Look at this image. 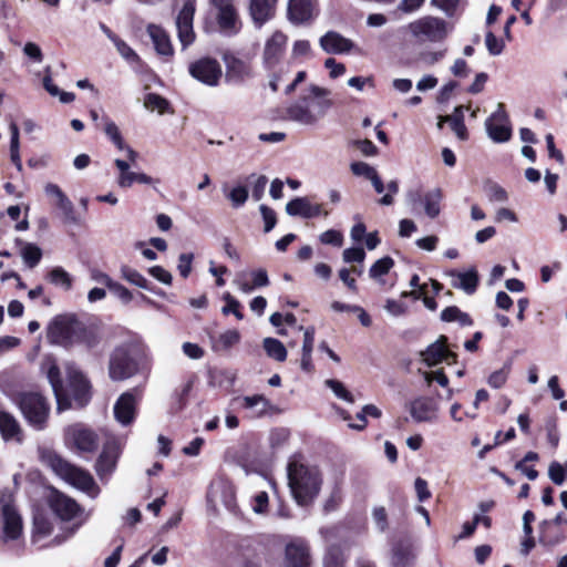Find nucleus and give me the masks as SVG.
Wrapping results in <instances>:
<instances>
[{
    "label": "nucleus",
    "instance_id": "1",
    "mask_svg": "<svg viewBox=\"0 0 567 567\" xmlns=\"http://www.w3.org/2000/svg\"><path fill=\"white\" fill-rule=\"evenodd\" d=\"M302 458L301 454H295L288 462V486L296 504L309 507L320 494L323 477L318 466L309 465Z\"/></svg>",
    "mask_w": 567,
    "mask_h": 567
},
{
    "label": "nucleus",
    "instance_id": "2",
    "mask_svg": "<svg viewBox=\"0 0 567 567\" xmlns=\"http://www.w3.org/2000/svg\"><path fill=\"white\" fill-rule=\"evenodd\" d=\"M11 401L21 412L27 424L35 431H44L49 425L51 404L39 391H17Z\"/></svg>",
    "mask_w": 567,
    "mask_h": 567
},
{
    "label": "nucleus",
    "instance_id": "3",
    "mask_svg": "<svg viewBox=\"0 0 567 567\" xmlns=\"http://www.w3.org/2000/svg\"><path fill=\"white\" fill-rule=\"evenodd\" d=\"M43 462L62 480L89 495L97 493L99 487L90 472L75 466L54 451L42 455Z\"/></svg>",
    "mask_w": 567,
    "mask_h": 567
},
{
    "label": "nucleus",
    "instance_id": "4",
    "mask_svg": "<svg viewBox=\"0 0 567 567\" xmlns=\"http://www.w3.org/2000/svg\"><path fill=\"white\" fill-rule=\"evenodd\" d=\"M66 395L72 404L71 409L86 408L93 396V386L90 379L76 368L66 371Z\"/></svg>",
    "mask_w": 567,
    "mask_h": 567
},
{
    "label": "nucleus",
    "instance_id": "5",
    "mask_svg": "<svg viewBox=\"0 0 567 567\" xmlns=\"http://www.w3.org/2000/svg\"><path fill=\"white\" fill-rule=\"evenodd\" d=\"M80 320L74 315H60L48 326L47 337L50 343L70 347L74 343Z\"/></svg>",
    "mask_w": 567,
    "mask_h": 567
},
{
    "label": "nucleus",
    "instance_id": "6",
    "mask_svg": "<svg viewBox=\"0 0 567 567\" xmlns=\"http://www.w3.org/2000/svg\"><path fill=\"white\" fill-rule=\"evenodd\" d=\"M137 362L132 355L128 344L116 347L110 357L109 375L114 381H122L133 377L137 371Z\"/></svg>",
    "mask_w": 567,
    "mask_h": 567
},
{
    "label": "nucleus",
    "instance_id": "7",
    "mask_svg": "<svg viewBox=\"0 0 567 567\" xmlns=\"http://www.w3.org/2000/svg\"><path fill=\"white\" fill-rule=\"evenodd\" d=\"M2 535L1 540L9 548H16L23 538V522L18 509L11 504L1 507Z\"/></svg>",
    "mask_w": 567,
    "mask_h": 567
},
{
    "label": "nucleus",
    "instance_id": "8",
    "mask_svg": "<svg viewBox=\"0 0 567 567\" xmlns=\"http://www.w3.org/2000/svg\"><path fill=\"white\" fill-rule=\"evenodd\" d=\"M226 66V79L240 83L252 75V56L226 50L221 54Z\"/></svg>",
    "mask_w": 567,
    "mask_h": 567
},
{
    "label": "nucleus",
    "instance_id": "9",
    "mask_svg": "<svg viewBox=\"0 0 567 567\" xmlns=\"http://www.w3.org/2000/svg\"><path fill=\"white\" fill-rule=\"evenodd\" d=\"M41 370L45 373L52 388L56 401V410L59 412L70 410L72 404L70 402V398L66 395L61 370L55 359L47 358L41 365Z\"/></svg>",
    "mask_w": 567,
    "mask_h": 567
},
{
    "label": "nucleus",
    "instance_id": "10",
    "mask_svg": "<svg viewBox=\"0 0 567 567\" xmlns=\"http://www.w3.org/2000/svg\"><path fill=\"white\" fill-rule=\"evenodd\" d=\"M188 72L192 78L207 86L218 85L223 75L219 62L210 56H204L189 63Z\"/></svg>",
    "mask_w": 567,
    "mask_h": 567
},
{
    "label": "nucleus",
    "instance_id": "11",
    "mask_svg": "<svg viewBox=\"0 0 567 567\" xmlns=\"http://www.w3.org/2000/svg\"><path fill=\"white\" fill-rule=\"evenodd\" d=\"M413 35L425 39L432 42H439L446 38V22L443 19L435 17H424L409 25Z\"/></svg>",
    "mask_w": 567,
    "mask_h": 567
},
{
    "label": "nucleus",
    "instance_id": "12",
    "mask_svg": "<svg viewBox=\"0 0 567 567\" xmlns=\"http://www.w3.org/2000/svg\"><path fill=\"white\" fill-rule=\"evenodd\" d=\"M486 131L495 143H505L511 140L512 126L503 103H498L497 110L486 120Z\"/></svg>",
    "mask_w": 567,
    "mask_h": 567
},
{
    "label": "nucleus",
    "instance_id": "13",
    "mask_svg": "<svg viewBox=\"0 0 567 567\" xmlns=\"http://www.w3.org/2000/svg\"><path fill=\"white\" fill-rule=\"evenodd\" d=\"M194 16L195 3L187 0L176 18L177 37L183 50L187 49L196 40V33L193 28Z\"/></svg>",
    "mask_w": 567,
    "mask_h": 567
},
{
    "label": "nucleus",
    "instance_id": "14",
    "mask_svg": "<svg viewBox=\"0 0 567 567\" xmlns=\"http://www.w3.org/2000/svg\"><path fill=\"white\" fill-rule=\"evenodd\" d=\"M212 4L218 10L216 20L219 29L228 34H237L241 29V22L234 0H212Z\"/></svg>",
    "mask_w": 567,
    "mask_h": 567
},
{
    "label": "nucleus",
    "instance_id": "15",
    "mask_svg": "<svg viewBox=\"0 0 567 567\" xmlns=\"http://www.w3.org/2000/svg\"><path fill=\"white\" fill-rule=\"evenodd\" d=\"M121 454L122 447L120 441L114 436L107 439L95 463L97 474L100 476L111 474L115 470Z\"/></svg>",
    "mask_w": 567,
    "mask_h": 567
},
{
    "label": "nucleus",
    "instance_id": "16",
    "mask_svg": "<svg viewBox=\"0 0 567 567\" xmlns=\"http://www.w3.org/2000/svg\"><path fill=\"white\" fill-rule=\"evenodd\" d=\"M287 35L281 31H275L265 43L262 61L267 70H272L281 61L287 45Z\"/></svg>",
    "mask_w": 567,
    "mask_h": 567
},
{
    "label": "nucleus",
    "instance_id": "17",
    "mask_svg": "<svg viewBox=\"0 0 567 567\" xmlns=\"http://www.w3.org/2000/svg\"><path fill=\"white\" fill-rule=\"evenodd\" d=\"M45 194L54 198V206L61 210L64 224H79L80 218L73 203L56 184H47Z\"/></svg>",
    "mask_w": 567,
    "mask_h": 567
},
{
    "label": "nucleus",
    "instance_id": "18",
    "mask_svg": "<svg viewBox=\"0 0 567 567\" xmlns=\"http://www.w3.org/2000/svg\"><path fill=\"white\" fill-rule=\"evenodd\" d=\"M68 435L75 449L80 452L93 453L99 447V436L91 429L74 425L69 429Z\"/></svg>",
    "mask_w": 567,
    "mask_h": 567
},
{
    "label": "nucleus",
    "instance_id": "19",
    "mask_svg": "<svg viewBox=\"0 0 567 567\" xmlns=\"http://www.w3.org/2000/svg\"><path fill=\"white\" fill-rule=\"evenodd\" d=\"M286 212L290 216H299L306 219L329 215V212L323 209L322 204L312 205L307 197H296L289 200L286 205Z\"/></svg>",
    "mask_w": 567,
    "mask_h": 567
},
{
    "label": "nucleus",
    "instance_id": "20",
    "mask_svg": "<svg viewBox=\"0 0 567 567\" xmlns=\"http://www.w3.org/2000/svg\"><path fill=\"white\" fill-rule=\"evenodd\" d=\"M147 33L153 41L156 53L169 61L174 56V48L168 32L161 25L151 23Z\"/></svg>",
    "mask_w": 567,
    "mask_h": 567
},
{
    "label": "nucleus",
    "instance_id": "21",
    "mask_svg": "<svg viewBox=\"0 0 567 567\" xmlns=\"http://www.w3.org/2000/svg\"><path fill=\"white\" fill-rule=\"evenodd\" d=\"M114 417L122 425H130L136 417V398L127 391L120 395L114 404Z\"/></svg>",
    "mask_w": 567,
    "mask_h": 567
},
{
    "label": "nucleus",
    "instance_id": "22",
    "mask_svg": "<svg viewBox=\"0 0 567 567\" xmlns=\"http://www.w3.org/2000/svg\"><path fill=\"white\" fill-rule=\"evenodd\" d=\"M286 567H310L311 556L309 547L303 543H289L285 548Z\"/></svg>",
    "mask_w": 567,
    "mask_h": 567
},
{
    "label": "nucleus",
    "instance_id": "23",
    "mask_svg": "<svg viewBox=\"0 0 567 567\" xmlns=\"http://www.w3.org/2000/svg\"><path fill=\"white\" fill-rule=\"evenodd\" d=\"M320 47L329 54H342L350 52L354 43L336 31H328L320 38Z\"/></svg>",
    "mask_w": 567,
    "mask_h": 567
},
{
    "label": "nucleus",
    "instance_id": "24",
    "mask_svg": "<svg viewBox=\"0 0 567 567\" xmlns=\"http://www.w3.org/2000/svg\"><path fill=\"white\" fill-rule=\"evenodd\" d=\"M287 17L293 24H301L312 19L311 0H289Z\"/></svg>",
    "mask_w": 567,
    "mask_h": 567
},
{
    "label": "nucleus",
    "instance_id": "25",
    "mask_svg": "<svg viewBox=\"0 0 567 567\" xmlns=\"http://www.w3.org/2000/svg\"><path fill=\"white\" fill-rule=\"evenodd\" d=\"M277 0H250L249 13L257 27L264 25L274 16Z\"/></svg>",
    "mask_w": 567,
    "mask_h": 567
},
{
    "label": "nucleus",
    "instance_id": "26",
    "mask_svg": "<svg viewBox=\"0 0 567 567\" xmlns=\"http://www.w3.org/2000/svg\"><path fill=\"white\" fill-rule=\"evenodd\" d=\"M451 277L458 278V282H453L452 286L454 288H458L464 290L467 295H473L480 285V276L475 267L466 271H458L456 269H452L449 271Z\"/></svg>",
    "mask_w": 567,
    "mask_h": 567
},
{
    "label": "nucleus",
    "instance_id": "27",
    "mask_svg": "<svg viewBox=\"0 0 567 567\" xmlns=\"http://www.w3.org/2000/svg\"><path fill=\"white\" fill-rule=\"evenodd\" d=\"M447 343L449 338L445 334H441L435 342L431 343L425 351L422 352L423 362L427 367L442 363L444 361Z\"/></svg>",
    "mask_w": 567,
    "mask_h": 567
},
{
    "label": "nucleus",
    "instance_id": "28",
    "mask_svg": "<svg viewBox=\"0 0 567 567\" xmlns=\"http://www.w3.org/2000/svg\"><path fill=\"white\" fill-rule=\"evenodd\" d=\"M0 434L4 441H22V429L19 422L7 411H0Z\"/></svg>",
    "mask_w": 567,
    "mask_h": 567
},
{
    "label": "nucleus",
    "instance_id": "29",
    "mask_svg": "<svg viewBox=\"0 0 567 567\" xmlns=\"http://www.w3.org/2000/svg\"><path fill=\"white\" fill-rule=\"evenodd\" d=\"M51 508L62 520H71L80 512L78 503L66 496H59L53 499Z\"/></svg>",
    "mask_w": 567,
    "mask_h": 567
},
{
    "label": "nucleus",
    "instance_id": "30",
    "mask_svg": "<svg viewBox=\"0 0 567 567\" xmlns=\"http://www.w3.org/2000/svg\"><path fill=\"white\" fill-rule=\"evenodd\" d=\"M410 413L416 422L430 421L434 413L433 403L427 398H417L411 402Z\"/></svg>",
    "mask_w": 567,
    "mask_h": 567
},
{
    "label": "nucleus",
    "instance_id": "31",
    "mask_svg": "<svg viewBox=\"0 0 567 567\" xmlns=\"http://www.w3.org/2000/svg\"><path fill=\"white\" fill-rule=\"evenodd\" d=\"M444 120L450 123L452 131L455 132L460 140L466 141L468 138V132L464 123V111L462 105L456 106L453 114L446 115Z\"/></svg>",
    "mask_w": 567,
    "mask_h": 567
},
{
    "label": "nucleus",
    "instance_id": "32",
    "mask_svg": "<svg viewBox=\"0 0 567 567\" xmlns=\"http://www.w3.org/2000/svg\"><path fill=\"white\" fill-rule=\"evenodd\" d=\"M287 114L290 120L296 122L312 125L317 122V117L309 110L308 106L301 105L299 103L292 104L287 109Z\"/></svg>",
    "mask_w": 567,
    "mask_h": 567
},
{
    "label": "nucleus",
    "instance_id": "33",
    "mask_svg": "<svg viewBox=\"0 0 567 567\" xmlns=\"http://www.w3.org/2000/svg\"><path fill=\"white\" fill-rule=\"evenodd\" d=\"M101 341V338L99 337L97 332L91 328L85 326L83 322L80 321L74 339V343H83L89 349L95 348Z\"/></svg>",
    "mask_w": 567,
    "mask_h": 567
},
{
    "label": "nucleus",
    "instance_id": "34",
    "mask_svg": "<svg viewBox=\"0 0 567 567\" xmlns=\"http://www.w3.org/2000/svg\"><path fill=\"white\" fill-rule=\"evenodd\" d=\"M144 106L152 112L156 110L159 114L173 113L169 101L158 93H147Z\"/></svg>",
    "mask_w": 567,
    "mask_h": 567
},
{
    "label": "nucleus",
    "instance_id": "35",
    "mask_svg": "<svg viewBox=\"0 0 567 567\" xmlns=\"http://www.w3.org/2000/svg\"><path fill=\"white\" fill-rule=\"evenodd\" d=\"M47 279L52 285L62 287L65 291L71 290L73 287L71 275L60 266L52 268L47 274Z\"/></svg>",
    "mask_w": 567,
    "mask_h": 567
},
{
    "label": "nucleus",
    "instance_id": "36",
    "mask_svg": "<svg viewBox=\"0 0 567 567\" xmlns=\"http://www.w3.org/2000/svg\"><path fill=\"white\" fill-rule=\"evenodd\" d=\"M267 355L278 362L287 359V349L284 343L275 338H265L262 342Z\"/></svg>",
    "mask_w": 567,
    "mask_h": 567
},
{
    "label": "nucleus",
    "instance_id": "37",
    "mask_svg": "<svg viewBox=\"0 0 567 567\" xmlns=\"http://www.w3.org/2000/svg\"><path fill=\"white\" fill-rule=\"evenodd\" d=\"M443 194L441 188H435L433 190L427 192L424 195V209L425 214L430 218H435L440 215L441 208L440 203L442 200Z\"/></svg>",
    "mask_w": 567,
    "mask_h": 567
},
{
    "label": "nucleus",
    "instance_id": "38",
    "mask_svg": "<svg viewBox=\"0 0 567 567\" xmlns=\"http://www.w3.org/2000/svg\"><path fill=\"white\" fill-rule=\"evenodd\" d=\"M347 557L340 545H331L324 554L323 567H346Z\"/></svg>",
    "mask_w": 567,
    "mask_h": 567
},
{
    "label": "nucleus",
    "instance_id": "39",
    "mask_svg": "<svg viewBox=\"0 0 567 567\" xmlns=\"http://www.w3.org/2000/svg\"><path fill=\"white\" fill-rule=\"evenodd\" d=\"M394 260L390 256H385L383 258L378 259L370 268L369 276L379 281L380 284H384L382 276L388 275L389 271L393 268Z\"/></svg>",
    "mask_w": 567,
    "mask_h": 567
},
{
    "label": "nucleus",
    "instance_id": "40",
    "mask_svg": "<svg viewBox=\"0 0 567 567\" xmlns=\"http://www.w3.org/2000/svg\"><path fill=\"white\" fill-rule=\"evenodd\" d=\"M121 277L132 285H135L140 288L153 291V288L151 287L150 281L142 274H140L136 269H134L127 265H123L121 267Z\"/></svg>",
    "mask_w": 567,
    "mask_h": 567
},
{
    "label": "nucleus",
    "instance_id": "41",
    "mask_svg": "<svg viewBox=\"0 0 567 567\" xmlns=\"http://www.w3.org/2000/svg\"><path fill=\"white\" fill-rule=\"evenodd\" d=\"M10 158L17 169L21 172L23 166L20 157L19 127L14 122L10 124Z\"/></svg>",
    "mask_w": 567,
    "mask_h": 567
},
{
    "label": "nucleus",
    "instance_id": "42",
    "mask_svg": "<svg viewBox=\"0 0 567 567\" xmlns=\"http://www.w3.org/2000/svg\"><path fill=\"white\" fill-rule=\"evenodd\" d=\"M100 281L114 292L122 301L130 302L133 293L122 284L113 280L109 275L101 274Z\"/></svg>",
    "mask_w": 567,
    "mask_h": 567
},
{
    "label": "nucleus",
    "instance_id": "43",
    "mask_svg": "<svg viewBox=\"0 0 567 567\" xmlns=\"http://www.w3.org/2000/svg\"><path fill=\"white\" fill-rule=\"evenodd\" d=\"M109 38L112 40V42L116 47L117 52L128 63H140L142 61L140 55L120 37H117L116 34H109Z\"/></svg>",
    "mask_w": 567,
    "mask_h": 567
},
{
    "label": "nucleus",
    "instance_id": "44",
    "mask_svg": "<svg viewBox=\"0 0 567 567\" xmlns=\"http://www.w3.org/2000/svg\"><path fill=\"white\" fill-rule=\"evenodd\" d=\"M239 341H240L239 331L236 329H229V330L223 332L218 337L214 348L216 350H219V349L220 350H229L230 348H233L234 346L239 343Z\"/></svg>",
    "mask_w": 567,
    "mask_h": 567
},
{
    "label": "nucleus",
    "instance_id": "45",
    "mask_svg": "<svg viewBox=\"0 0 567 567\" xmlns=\"http://www.w3.org/2000/svg\"><path fill=\"white\" fill-rule=\"evenodd\" d=\"M412 551L409 547L398 545L392 549L393 567H409L412 561Z\"/></svg>",
    "mask_w": 567,
    "mask_h": 567
},
{
    "label": "nucleus",
    "instance_id": "46",
    "mask_svg": "<svg viewBox=\"0 0 567 567\" xmlns=\"http://www.w3.org/2000/svg\"><path fill=\"white\" fill-rule=\"evenodd\" d=\"M21 256L29 268H34L42 258V250L34 244H25L21 250Z\"/></svg>",
    "mask_w": 567,
    "mask_h": 567
},
{
    "label": "nucleus",
    "instance_id": "47",
    "mask_svg": "<svg viewBox=\"0 0 567 567\" xmlns=\"http://www.w3.org/2000/svg\"><path fill=\"white\" fill-rule=\"evenodd\" d=\"M154 182H159L158 179H154L145 173H134L130 172L126 176L118 177V185L123 188L131 187L134 183L140 184H152Z\"/></svg>",
    "mask_w": 567,
    "mask_h": 567
},
{
    "label": "nucleus",
    "instance_id": "48",
    "mask_svg": "<svg viewBox=\"0 0 567 567\" xmlns=\"http://www.w3.org/2000/svg\"><path fill=\"white\" fill-rule=\"evenodd\" d=\"M223 299L226 302L221 309L223 315L228 316L229 313H233L238 320L244 319L241 303L235 297H233L229 292H225Z\"/></svg>",
    "mask_w": 567,
    "mask_h": 567
},
{
    "label": "nucleus",
    "instance_id": "49",
    "mask_svg": "<svg viewBox=\"0 0 567 567\" xmlns=\"http://www.w3.org/2000/svg\"><path fill=\"white\" fill-rule=\"evenodd\" d=\"M485 192L491 202L504 203L508 199L506 189L495 182H488L485 185Z\"/></svg>",
    "mask_w": 567,
    "mask_h": 567
},
{
    "label": "nucleus",
    "instance_id": "50",
    "mask_svg": "<svg viewBox=\"0 0 567 567\" xmlns=\"http://www.w3.org/2000/svg\"><path fill=\"white\" fill-rule=\"evenodd\" d=\"M509 371L511 364H505L502 369L492 372L487 379L488 385L494 389L504 386L508 379Z\"/></svg>",
    "mask_w": 567,
    "mask_h": 567
},
{
    "label": "nucleus",
    "instance_id": "51",
    "mask_svg": "<svg viewBox=\"0 0 567 567\" xmlns=\"http://www.w3.org/2000/svg\"><path fill=\"white\" fill-rule=\"evenodd\" d=\"M326 384H327V386H329L333 391V393L339 399H342V400H344V401H347L349 403H353L354 402L353 394L348 389H346L343 383L340 382L339 380L329 379V380L326 381Z\"/></svg>",
    "mask_w": 567,
    "mask_h": 567
},
{
    "label": "nucleus",
    "instance_id": "52",
    "mask_svg": "<svg viewBox=\"0 0 567 567\" xmlns=\"http://www.w3.org/2000/svg\"><path fill=\"white\" fill-rule=\"evenodd\" d=\"M259 210L261 213V216H262V219L265 223L264 231L265 233L271 231L275 228L277 220H278L276 212L271 207H269L265 204L260 205Z\"/></svg>",
    "mask_w": 567,
    "mask_h": 567
},
{
    "label": "nucleus",
    "instance_id": "53",
    "mask_svg": "<svg viewBox=\"0 0 567 567\" xmlns=\"http://www.w3.org/2000/svg\"><path fill=\"white\" fill-rule=\"evenodd\" d=\"M194 261V254L193 252H183L178 257V264L177 269L184 279L188 278V276L192 272V266Z\"/></svg>",
    "mask_w": 567,
    "mask_h": 567
},
{
    "label": "nucleus",
    "instance_id": "54",
    "mask_svg": "<svg viewBox=\"0 0 567 567\" xmlns=\"http://www.w3.org/2000/svg\"><path fill=\"white\" fill-rule=\"evenodd\" d=\"M104 132L118 150H124L125 143L123 136L114 122L106 123Z\"/></svg>",
    "mask_w": 567,
    "mask_h": 567
},
{
    "label": "nucleus",
    "instance_id": "55",
    "mask_svg": "<svg viewBox=\"0 0 567 567\" xmlns=\"http://www.w3.org/2000/svg\"><path fill=\"white\" fill-rule=\"evenodd\" d=\"M486 48L492 55H498L504 50V41L497 38L492 31H488L485 37Z\"/></svg>",
    "mask_w": 567,
    "mask_h": 567
},
{
    "label": "nucleus",
    "instance_id": "56",
    "mask_svg": "<svg viewBox=\"0 0 567 567\" xmlns=\"http://www.w3.org/2000/svg\"><path fill=\"white\" fill-rule=\"evenodd\" d=\"M228 198L235 208L243 206L248 199V189L245 186H236L228 194Z\"/></svg>",
    "mask_w": 567,
    "mask_h": 567
},
{
    "label": "nucleus",
    "instance_id": "57",
    "mask_svg": "<svg viewBox=\"0 0 567 567\" xmlns=\"http://www.w3.org/2000/svg\"><path fill=\"white\" fill-rule=\"evenodd\" d=\"M372 517L380 532H385L389 528L388 513L385 507H374L372 511Z\"/></svg>",
    "mask_w": 567,
    "mask_h": 567
},
{
    "label": "nucleus",
    "instance_id": "58",
    "mask_svg": "<svg viewBox=\"0 0 567 567\" xmlns=\"http://www.w3.org/2000/svg\"><path fill=\"white\" fill-rule=\"evenodd\" d=\"M320 240L322 244L340 247L343 244V235L336 229H329L321 234Z\"/></svg>",
    "mask_w": 567,
    "mask_h": 567
},
{
    "label": "nucleus",
    "instance_id": "59",
    "mask_svg": "<svg viewBox=\"0 0 567 567\" xmlns=\"http://www.w3.org/2000/svg\"><path fill=\"white\" fill-rule=\"evenodd\" d=\"M350 169L355 176H364L367 179H370L371 176L377 173V171L365 162H353L350 165Z\"/></svg>",
    "mask_w": 567,
    "mask_h": 567
},
{
    "label": "nucleus",
    "instance_id": "60",
    "mask_svg": "<svg viewBox=\"0 0 567 567\" xmlns=\"http://www.w3.org/2000/svg\"><path fill=\"white\" fill-rule=\"evenodd\" d=\"M342 255L346 262H362L365 258V251L362 247L347 248Z\"/></svg>",
    "mask_w": 567,
    "mask_h": 567
},
{
    "label": "nucleus",
    "instance_id": "61",
    "mask_svg": "<svg viewBox=\"0 0 567 567\" xmlns=\"http://www.w3.org/2000/svg\"><path fill=\"white\" fill-rule=\"evenodd\" d=\"M548 474L553 483H555L556 485H561L566 478L565 468L558 462H553L549 465Z\"/></svg>",
    "mask_w": 567,
    "mask_h": 567
},
{
    "label": "nucleus",
    "instance_id": "62",
    "mask_svg": "<svg viewBox=\"0 0 567 567\" xmlns=\"http://www.w3.org/2000/svg\"><path fill=\"white\" fill-rule=\"evenodd\" d=\"M148 274L154 277L156 280L165 284V285H172L173 277L169 271H167L162 266H153L148 268Z\"/></svg>",
    "mask_w": 567,
    "mask_h": 567
},
{
    "label": "nucleus",
    "instance_id": "63",
    "mask_svg": "<svg viewBox=\"0 0 567 567\" xmlns=\"http://www.w3.org/2000/svg\"><path fill=\"white\" fill-rule=\"evenodd\" d=\"M353 145L365 156H374L378 154V147L368 138L355 140Z\"/></svg>",
    "mask_w": 567,
    "mask_h": 567
},
{
    "label": "nucleus",
    "instance_id": "64",
    "mask_svg": "<svg viewBox=\"0 0 567 567\" xmlns=\"http://www.w3.org/2000/svg\"><path fill=\"white\" fill-rule=\"evenodd\" d=\"M324 66L330 70L329 75L332 79H337L344 74L346 65L343 63L337 62L334 58H328L324 61Z\"/></svg>",
    "mask_w": 567,
    "mask_h": 567
}]
</instances>
